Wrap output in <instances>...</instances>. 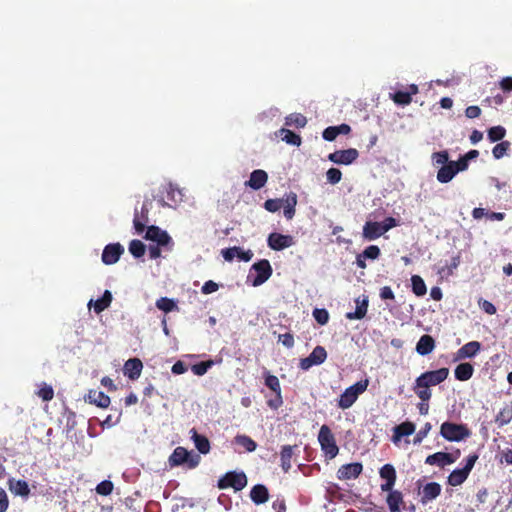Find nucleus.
Masks as SVG:
<instances>
[{"label":"nucleus","instance_id":"f257e3e1","mask_svg":"<svg viewBox=\"0 0 512 512\" xmlns=\"http://www.w3.org/2000/svg\"><path fill=\"white\" fill-rule=\"evenodd\" d=\"M272 275V267L268 260L263 259L254 263L247 276V281L253 286L258 287L264 284Z\"/></svg>","mask_w":512,"mask_h":512},{"label":"nucleus","instance_id":"f03ea898","mask_svg":"<svg viewBox=\"0 0 512 512\" xmlns=\"http://www.w3.org/2000/svg\"><path fill=\"white\" fill-rule=\"evenodd\" d=\"M368 380L359 381L344 390L338 400L339 408L345 410L350 408L358 399V397L366 391Z\"/></svg>","mask_w":512,"mask_h":512},{"label":"nucleus","instance_id":"7ed1b4c3","mask_svg":"<svg viewBox=\"0 0 512 512\" xmlns=\"http://www.w3.org/2000/svg\"><path fill=\"white\" fill-rule=\"evenodd\" d=\"M441 436L451 442H459L470 436L469 429L462 424L444 422L440 428Z\"/></svg>","mask_w":512,"mask_h":512},{"label":"nucleus","instance_id":"20e7f679","mask_svg":"<svg viewBox=\"0 0 512 512\" xmlns=\"http://www.w3.org/2000/svg\"><path fill=\"white\" fill-rule=\"evenodd\" d=\"M318 442L325 455L330 459L337 456L339 448L331 429L327 425L321 426L318 434Z\"/></svg>","mask_w":512,"mask_h":512},{"label":"nucleus","instance_id":"39448f33","mask_svg":"<svg viewBox=\"0 0 512 512\" xmlns=\"http://www.w3.org/2000/svg\"><path fill=\"white\" fill-rule=\"evenodd\" d=\"M467 169V159H459L458 161H449L442 166L437 173V180L440 183L450 182L454 176L461 171Z\"/></svg>","mask_w":512,"mask_h":512},{"label":"nucleus","instance_id":"423d86ee","mask_svg":"<svg viewBox=\"0 0 512 512\" xmlns=\"http://www.w3.org/2000/svg\"><path fill=\"white\" fill-rule=\"evenodd\" d=\"M247 485V477L243 472H228L218 482L220 489L233 488L242 490Z\"/></svg>","mask_w":512,"mask_h":512},{"label":"nucleus","instance_id":"0eeeda50","mask_svg":"<svg viewBox=\"0 0 512 512\" xmlns=\"http://www.w3.org/2000/svg\"><path fill=\"white\" fill-rule=\"evenodd\" d=\"M478 456L473 454L470 455L467 460L466 464L461 469H455L453 470L450 475L448 476V483L451 486H458L461 485L468 477L470 471L474 467L475 462L477 461Z\"/></svg>","mask_w":512,"mask_h":512},{"label":"nucleus","instance_id":"6e6552de","mask_svg":"<svg viewBox=\"0 0 512 512\" xmlns=\"http://www.w3.org/2000/svg\"><path fill=\"white\" fill-rule=\"evenodd\" d=\"M449 374L447 368H440L434 371H428L421 374L417 379V386H435L443 382Z\"/></svg>","mask_w":512,"mask_h":512},{"label":"nucleus","instance_id":"1a4fd4ad","mask_svg":"<svg viewBox=\"0 0 512 512\" xmlns=\"http://www.w3.org/2000/svg\"><path fill=\"white\" fill-rule=\"evenodd\" d=\"M145 238L155 242L158 246L168 247V249H171L173 246V241L170 235L165 230H162L157 226L148 227Z\"/></svg>","mask_w":512,"mask_h":512},{"label":"nucleus","instance_id":"9d476101","mask_svg":"<svg viewBox=\"0 0 512 512\" xmlns=\"http://www.w3.org/2000/svg\"><path fill=\"white\" fill-rule=\"evenodd\" d=\"M327 352L324 347L316 346L310 355L300 360L299 367L302 370H309L312 366L320 365L325 362Z\"/></svg>","mask_w":512,"mask_h":512},{"label":"nucleus","instance_id":"9b49d317","mask_svg":"<svg viewBox=\"0 0 512 512\" xmlns=\"http://www.w3.org/2000/svg\"><path fill=\"white\" fill-rule=\"evenodd\" d=\"M268 247L275 251H281L295 244L294 237L281 233H271L267 238Z\"/></svg>","mask_w":512,"mask_h":512},{"label":"nucleus","instance_id":"f8f14e48","mask_svg":"<svg viewBox=\"0 0 512 512\" xmlns=\"http://www.w3.org/2000/svg\"><path fill=\"white\" fill-rule=\"evenodd\" d=\"M359 156V153L354 148L346 150H337L328 155V159L338 165H349L353 163Z\"/></svg>","mask_w":512,"mask_h":512},{"label":"nucleus","instance_id":"ddd939ff","mask_svg":"<svg viewBox=\"0 0 512 512\" xmlns=\"http://www.w3.org/2000/svg\"><path fill=\"white\" fill-rule=\"evenodd\" d=\"M123 253L124 247L120 243L108 244L102 252V262L105 265H113L118 262Z\"/></svg>","mask_w":512,"mask_h":512},{"label":"nucleus","instance_id":"4468645a","mask_svg":"<svg viewBox=\"0 0 512 512\" xmlns=\"http://www.w3.org/2000/svg\"><path fill=\"white\" fill-rule=\"evenodd\" d=\"M221 254L226 261H232L237 258L241 261L249 262L253 257V252L251 250H244L237 246L223 249Z\"/></svg>","mask_w":512,"mask_h":512},{"label":"nucleus","instance_id":"2eb2a0df","mask_svg":"<svg viewBox=\"0 0 512 512\" xmlns=\"http://www.w3.org/2000/svg\"><path fill=\"white\" fill-rule=\"evenodd\" d=\"M363 466L359 462L342 465L337 471L340 480L356 479L362 472Z\"/></svg>","mask_w":512,"mask_h":512},{"label":"nucleus","instance_id":"dca6fc26","mask_svg":"<svg viewBox=\"0 0 512 512\" xmlns=\"http://www.w3.org/2000/svg\"><path fill=\"white\" fill-rule=\"evenodd\" d=\"M380 477L385 480L381 484L382 491H391L396 482V471L391 464H385L379 471Z\"/></svg>","mask_w":512,"mask_h":512},{"label":"nucleus","instance_id":"f3484780","mask_svg":"<svg viewBox=\"0 0 512 512\" xmlns=\"http://www.w3.org/2000/svg\"><path fill=\"white\" fill-rule=\"evenodd\" d=\"M112 300L113 295L111 291L105 290L103 295L99 299H90L87 306L89 309H93L96 314H100L111 305Z\"/></svg>","mask_w":512,"mask_h":512},{"label":"nucleus","instance_id":"a211bd4d","mask_svg":"<svg viewBox=\"0 0 512 512\" xmlns=\"http://www.w3.org/2000/svg\"><path fill=\"white\" fill-rule=\"evenodd\" d=\"M267 181V172L262 169H256L250 174L249 180L245 182V186L253 190H260L266 185Z\"/></svg>","mask_w":512,"mask_h":512},{"label":"nucleus","instance_id":"6ab92c4d","mask_svg":"<svg viewBox=\"0 0 512 512\" xmlns=\"http://www.w3.org/2000/svg\"><path fill=\"white\" fill-rule=\"evenodd\" d=\"M8 489L14 496L27 499L30 495V488L25 480L10 478L8 480Z\"/></svg>","mask_w":512,"mask_h":512},{"label":"nucleus","instance_id":"aec40b11","mask_svg":"<svg viewBox=\"0 0 512 512\" xmlns=\"http://www.w3.org/2000/svg\"><path fill=\"white\" fill-rule=\"evenodd\" d=\"M457 457L445 452H437L432 455H429L425 463L428 465H437L439 467H444L446 465H450L456 461Z\"/></svg>","mask_w":512,"mask_h":512},{"label":"nucleus","instance_id":"412c9836","mask_svg":"<svg viewBox=\"0 0 512 512\" xmlns=\"http://www.w3.org/2000/svg\"><path fill=\"white\" fill-rule=\"evenodd\" d=\"M481 349L478 341H471L463 345L455 354L454 360L459 361L474 357Z\"/></svg>","mask_w":512,"mask_h":512},{"label":"nucleus","instance_id":"4be33fe9","mask_svg":"<svg viewBox=\"0 0 512 512\" xmlns=\"http://www.w3.org/2000/svg\"><path fill=\"white\" fill-rule=\"evenodd\" d=\"M142 369L143 364L141 360L138 358H132L125 362L123 371L125 376L131 380H135L140 377Z\"/></svg>","mask_w":512,"mask_h":512},{"label":"nucleus","instance_id":"5701e85b","mask_svg":"<svg viewBox=\"0 0 512 512\" xmlns=\"http://www.w3.org/2000/svg\"><path fill=\"white\" fill-rule=\"evenodd\" d=\"M384 234L380 222L367 221L363 226L364 239L372 241Z\"/></svg>","mask_w":512,"mask_h":512},{"label":"nucleus","instance_id":"b1692460","mask_svg":"<svg viewBox=\"0 0 512 512\" xmlns=\"http://www.w3.org/2000/svg\"><path fill=\"white\" fill-rule=\"evenodd\" d=\"M355 311L346 313V318L349 320H360L363 319L367 313L368 309V299L367 297L357 298L355 300Z\"/></svg>","mask_w":512,"mask_h":512},{"label":"nucleus","instance_id":"393cba45","mask_svg":"<svg viewBox=\"0 0 512 512\" xmlns=\"http://www.w3.org/2000/svg\"><path fill=\"white\" fill-rule=\"evenodd\" d=\"M393 432L392 441L397 444L402 437L412 435L415 432V425L412 422L406 421L395 426Z\"/></svg>","mask_w":512,"mask_h":512},{"label":"nucleus","instance_id":"a878e982","mask_svg":"<svg viewBox=\"0 0 512 512\" xmlns=\"http://www.w3.org/2000/svg\"><path fill=\"white\" fill-rule=\"evenodd\" d=\"M297 202H298L297 195L294 192L287 194L283 198L282 208H283V213H284V216L286 219L291 220L294 217Z\"/></svg>","mask_w":512,"mask_h":512},{"label":"nucleus","instance_id":"bb28decb","mask_svg":"<svg viewBox=\"0 0 512 512\" xmlns=\"http://www.w3.org/2000/svg\"><path fill=\"white\" fill-rule=\"evenodd\" d=\"M86 401L101 408H106L110 404L109 396L98 390H90L86 396Z\"/></svg>","mask_w":512,"mask_h":512},{"label":"nucleus","instance_id":"cd10ccee","mask_svg":"<svg viewBox=\"0 0 512 512\" xmlns=\"http://www.w3.org/2000/svg\"><path fill=\"white\" fill-rule=\"evenodd\" d=\"M434 348L435 341L430 335L421 336L416 345L417 353L422 356L430 354Z\"/></svg>","mask_w":512,"mask_h":512},{"label":"nucleus","instance_id":"c85d7f7f","mask_svg":"<svg viewBox=\"0 0 512 512\" xmlns=\"http://www.w3.org/2000/svg\"><path fill=\"white\" fill-rule=\"evenodd\" d=\"M165 191L167 193V199L170 201V206H177L183 202L182 190L176 185L168 183L165 186Z\"/></svg>","mask_w":512,"mask_h":512},{"label":"nucleus","instance_id":"c756f323","mask_svg":"<svg viewBox=\"0 0 512 512\" xmlns=\"http://www.w3.org/2000/svg\"><path fill=\"white\" fill-rule=\"evenodd\" d=\"M441 492V486L436 482H430L423 487L422 490V502L426 503L434 500L439 496Z\"/></svg>","mask_w":512,"mask_h":512},{"label":"nucleus","instance_id":"7c9ffc66","mask_svg":"<svg viewBox=\"0 0 512 512\" xmlns=\"http://www.w3.org/2000/svg\"><path fill=\"white\" fill-rule=\"evenodd\" d=\"M268 496L267 488L260 484L255 485L250 492L251 500L257 505L265 503L268 500Z\"/></svg>","mask_w":512,"mask_h":512},{"label":"nucleus","instance_id":"2f4dec72","mask_svg":"<svg viewBox=\"0 0 512 512\" xmlns=\"http://www.w3.org/2000/svg\"><path fill=\"white\" fill-rule=\"evenodd\" d=\"M387 504L391 512H400L401 504L403 503V496L400 491L391 490L388 491Z\"/></svg>","mask_w":512,"mask_h":512},{"label":"nucleus","instance_id":"473e14b6","mask_svg":"<svg viewBox=\"0 0 512 512\" xmlns=\"http://www.w3.org/2000/svg\"><path fill=\"white\" fill-rule=\"evenodd\" d=\"M190 433L192 434L191 438L195 444V447L198 449V451L202 454L209 453L210 443H209L208 439L205 436L198 434L196 432V430H194V429H192L190 431Z\"/></svg>","mask_w":512,"mask_h":512},{"label":"nucleus","instance_id":"72a5a7b5","mask_svg":"<svg viewBox=\"0 0 512 512\" xmlns=\"http://www.w3.org/2000/svg\"><path fill=\"white\" fill-rule=\"evenodd\" d=\"M512 420V401L508 404H505L503 408L499 411L495 418V422L499 427L505 426L509 424Z\"/></svg>","mask_w":512,"mask_h":512},{"label":"nucleus","instance_id":"f704fd0d","mask_svg":"<svg viewBox=\"0 0 512 512\" xmlns=\"http://www.w3.org/2000/svg\"><path fill=\"white\" fill-rule=\"evenodd\" d=\"M189 451L183 447H177L169 457L170 466H179L186 463Z\"/></svg>","mask_w":512,"mask_h":512},{"label":"nucleus","instance_id":"c9c22d12","mask_svg":"<svg viewBox=\"0 0 512 512\" xmlns=\"http://www.w3.org/2000/svg\"><path fill=\"white\" fill-rule=\"evenodd\" d=\"M474 369L470 363H461L455 369V377L457 380L466 381L473 375Z\"/></svg>","mask_w":512,"mask_h":512},{"label":"nucleus","instance_id":"e433bc0d","mask_svg":"<svg viewBox=\"0 0 512 512\" xmlns=\"http://www.w3.org/2000/svg\"><path fill=\"white\" fill-rule=\"evenodd\" d=\"M278 135L281 136L282 140L287 144L300 146L301 145V137L289 129L281 128L278 132Z\"/></svg>","mask_w":512,"mask_h":512},{"label":"nucleus","instance_id":"4c0bfd02","mask_svg":"<svg viewBox=\"0 0 512 512\" xmlns=\"http://www.w3.org/2000/svg\"><path fill=\"white\" fill-rule=\"evenodd\" d=\"M155 305L159 310H161L165 313H169V312H172V311L178 309L177 301H175L174 299H171V298H167V297L159 298L156 301Z\"/></svg>","mask_w":512,"mask_h":512},{"label":"nucleus","instance_id":"58836bf2","mask_svg":"<svg viewBox=\"0 0 512 512\" xmlns=\"http://www.w3.org/2000/svg\"><path fill=\"white\" fill-rule=\"evenodd\" d=\"M293 446L285 445L281 450V467L284 472H288L291 468V458L293 456Z\"/></svg>","mask_w":512,"mask_h":512},{"label":"nucleus","instance_id":"ea45409f","mask_svg":"<svg viewBox=\"0 0 512 512\" xmlns=\"http://www.w3.org/2000/svg\"><path fill=\"white\" fill-rule=\"evenodd\" d=\"M307 123V119L300 113H292L285 118L286 126H293L296 128H303Z\"/></svg>","mask_w":512,"mask_h":512},{"label":"nucleus","instance_id":"a19ab883","mask_svg":"<svg viewBox=\"0 0 512 512\" xmlns=\"http://www.w3.org/2000/svg\"><path fill=\"white\" fill-rule=\"evenodd\" d=\"M235 442L242 446L247 452H253L257 448L256 442L246 435H237L235 437Z\"/></svg>","mask_w":512,"mask_h":512},{"label":"nucleus","instance_id":"79ce46f5","mask_svg":"<svg viewBox=\"0 0 512 512\" xmlns=\"http://www.w3.org/2000/svg\"><path fill=\"white\" fill-rule=\"evenodd\" d=\"M411 283H412V290L415 295L423 296L426 294L427 288H426L424 280L420 276H418V275L412 276Z\"/></svg>","mask_w":512,"mask_h":512},{"label":"nucleus","instance_id":"37998d69","mask_svg":"<svg viewBox=\"0 0 512 512\" xmlns=\"http://www.w3.org/2000/svg\"><path fill=\"white\" fill-rule=\"evenodd\" d=\"M506 135V130L502 126H494L488 130L487 136L490 142L502 140Z\"/></svg>","mask_w":512,"mask_h":512},{"label":"nucleus","instance_id":"c03bdc74","mask_svg":"<svg viewBox=\"0 0 512 512\" xmlns=\"http://www.w3.org/2000/svg\"><path fill=\"white\" fill-rule=\"evenodd\" d=\"M264 376H265V385L269 389H271L275 394H279V392H281V386H280L279 379L276 376L271 375L267 371L264 373Z\"/></svg>","mask_w":512,"mask_h":512},{"label":"nucleus","instance_id":"a18cd8bd","mask_svg":"<svg viewBox=\"0 0 512 512\" xmlns=\"http://www.w3.org/2000/svg\"><path fill=\"white\" fill-rule=\"evenodd\" d=\"M509 149H510V142L502 141L493 147V149H492L493 157L495 159L499 160L507 154V151Z\"/></svg>","mask_w":512,"mask_h":512},{"label":"nucleus","instance_id":"49530a36","mask_svg":"<svg viewBox=\"0 0 512 512\" xmlns=\"http://www.w3.org/2000/svg\"><path fill=\"white\" fill-rule=\"evenodd\" d=\"M129 252L135 258H139L145 253V245L140 240H132L129 244Z\"/></svg>","mask_w":512,"mask_h":512},{"label":"nucleus","instance_id":"de8ad7c7","mask_svg":"<svg viewBox=\"0 0 512 512\" xmlns=\"http://www.w3.org/2000/svg\"><path fill=\"white\" fill-rule=\"evenodd\" d=\"M37 395L43 401H50L54 397V390L50 385H48L46 383H42L39 390L37 391Z\"/></svg>","mask_w":512,"mask_h":512},{"label":"nucleus","instance_id":"09e8293b","mask_svg":"<svg viewBox=\"0 0 512 512\" xmlns=\"http://www.w3.org/2000/svg\"><path fill=\"white\" fill-rule=\"evenodd\" d=\"M114 485L109 480H104L96 486V492L99 495L108 496L112 493Z\"/></svg>","mask_w":512,"mask_h":512},{"label":"nucleus","instance_id":"8fccbe9b","mask_svg":"<svg viewBox=\"0 0 512 512\" xmlns=\"http://www.w3.org/2000/svg\"><path fill=\"white\" fill-rule=\"evenodd\" d=\"M282 205H283V198L268 199L264 203V208L271 213H275L282 208Z\"/></svg>","mask_w":512,"mask_h":512},{"label":"nucleus","instance_id":"3c124183","mask_svg":"<svg viewBox=\"0 0 512 512\" xmlns=\"http://www.w3.org/2000/svg\"><path fill=\"white\" fill-rule=\"evenodd\" d=\"M393 100L399 105H408L411 102V93L404 91H398L393 94Z\"/></svg>","mask_w":512,"mask_h":512},{"label":"nucleus","instance_id":"603ef678","mask_svg":"<svg viewBox=\"0 0 512 512\" xmlns=\"http://www.w3.org/2000/svg\"><path fill=\"white\" fill-rule=\"evenodd\" d=\"M213 365V361L200 362L192 366V372L197 376L206 374L208 369Z\"/></svg>","mask_w":512,"mask_h":512},{"label":"nucleus","instance_id":"864d4df0","mask_svg":"<svg viewBox=\"0 0 512 512\" xmlns=\"http://www.w3.org/2000/svg\"><path fill=\"white\" fill-rule=\"evenodd\" d=\"M313 317L320 325L327 324L329 320V313L326 309L316 308L313 311Z\"/></svg>","mask_w":512,"mask_h":512},{"label":"nucleus","instance_id":"5fc2aeb1","mask_svg":"<svg viewBox=\"0 0 512 512\" xmlns=\"http://www.w3.org/2000/svg\"><path fill=\"white\" fill-rule=\"evenodd\" d=\"M326 177H327V181L330 183V184H337L341 181V178H342V173L339 169L337 168H330L327 172H326Z\"/></svg>","mask_w":512,"mask_h":512},{"label":"nucleus","instance_id":"6e6d98bb","mask_svg":"<svg viewBox=\"0 0 512 512\" xmlns=\"http://www.w3.org/2000/svg\"><path fill=\"white\" fill-rule=\"evenodd\" d=\"M414 390H415V393L417 394V396L424 402L428 401L431 397V392L429 390V387L417 386V381H415Z\"/></svg>","mask_w":512,"mask_h":512},{"label":"nucleus","instance_id":"4d7b16f0","mask_svg":"<svg viewBox=\"0 0 512 512\" xmlns=\"http://www.w3.org/2000/svg\"><path fill=\"white\" fill-rule=\"evenodd\" d=\"M379 255L380 249L376 245H370L362 252V256L366 259L375 260L379 257Z\"/></svg>","mask_w":512,"mask_h":512},{"label":"nucleus","instance_id":"13d9d810","mask_svg":"<svg viewBox=\"0 0 512 512\" xmlns=\"http://www.w3.org/2000/svg\"><path fill=\"white\" fill-rule=\"evenodd\" d=\"M432 161L434 165H446L448 163L447 151L435 152L432 154Z\"/></svg>","mask_w":512,"mask_h":512},{"label":"nucleus","instance_id":"bf43d9fd","mask_svg":"<svg viewBox=\"0 0 512 512\" xmlns=\"http://www.w3.org/2000/svg\"><path fill=\"white\" fill-rule=\"evenodd\" d=\"M432 426L430 423H425V425L418 431V433L416 434L415 438H414V444H420L423 439L428 435V433L430 432Z\"/></svg>","mask_w":512,"mask_h":512},{"label":"nucleus","instance_id":"052dcab7","mask_svg":"<svg viewBox=\"0 0 512 512\" xmlns=\"http://www.w3.org/2000/svg\"><path fill=\"white\" fill-rule=\"evenodd\" d=\"M218 289H219V285L216 282L209 280L203 284V286L201 288V292L203 294H211V293L216 292Z\"/></svg>","mask_w":512,"mask_h":512},{"label":"nucleus","instance_id":"680f3d73","mask_svg":"<svg viewBox=\"0 0 512 512\" xmlns=\"http://www.w3.org/2000/svg\"><path fill=\"white\" fill-rule=\"evenodd\" d=\"M267 405L273 410H277L278 408H280L283 405V398L281 392H279V394H275V397L273 399H269L267 401Z\"/></svg>","mask_w":512,"mask_h":512},{"label":"nucleus","instance_id":"e2e57ef3","mask_svg":"<svg viewBox=\"0 0 512 512\" xmlns=\"http://www.w3.org/2000/svg\"><path fill=\"white\" fill-rule=\"evenodd\" d=\"M9 507V499L6 491L0 487V512H6Z\"/></svg>","mask_w":512,"mask_h":512},{"label":"nucleus","instance_id":"0e129e2a","mask_svg":"<svg viewBox=\"0 0 512 512\" xmlns=\"http://www.w3.org/2000/svg\"><path fill=\"white\" fill-rule=\"evenodd\" d=\"M382 226V230L384 233L388 232L390 229L398 226V222L393 217L386 218L383 222H380Z\"/></svg>","mask_w":512,"mask_h":512},{"label":"nucleus","instance_id":"69168bd1","mask_svg":"<svg viewBox=\"0 0 512 512\" xmlns=\"http://www.w3.org/2000/svg\"><path fill=\"white\" fill-rule=\"evenodd\" d=\"M479 306L483 311H485L489 315H493L496 313V307L488 300H480Z\"/></svg>","mask_w":512,"mask_h":512},{"label":"nucleus","instance_id":"338daca9","mask_svg":"<svg viewBox=\"0 0 512 512\" xmlns=\"http://www.w3.org/2000/svg\"><path fill=\"white\" fill-rule=\"evenodd\" d=\"M278 341L281 342L287 348H291L294 345V338L289 333L279 335Z\"/></svg>","mask_w":512,"mask_h":512},{"label":"nucleus","instance_id":"774afa93","mask_svg":"<svg viewBox=\"0 0 512 512\" xmlns=\"http://www.w3.org/2000/svg\"><path fill=\"white\" fill-rule=\"evenodd\" d=\"M499 86L504 92H512V77L507 76L502 78L499 82Z\"/></svg>","mask_w":512,"mask_h":512}]
</instances>
